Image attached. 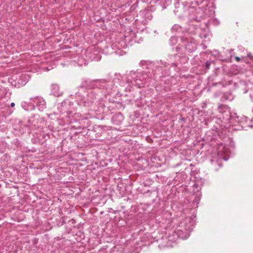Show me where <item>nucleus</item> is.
Wrapping results in <instances>:
<instances>
[{
	"label": "nucleus",
	"mask_w": 253,
	"mask_h": 253,
	"mask_svg": "<svg viewBox=\"0 0 253 253\" xmlns=\"http://www.w3.org/2000/svg\"><path fill=\"white\" fill-rule=\"evenodd\" d=\"M235 60L237 61V62H239L240 60V57L237 56L235 57Z\"/></svg>",
	"instance_id": "f257e3e1"
},
{
	"label": "nucleus",
	"mask_w": 253,
	"mask_h": 253,
	"mask_svg": "<svg viewBox=\"0 0 253 253\" xmlns=\"http://www.w3.org/2000/svg\"><path fill=\"white\" fill-rule=\"evenodd\" d=\"M209 66H210V64H208V63H207L206 66H207V68H209Z\"/></svg>",
	"instance_id": "7ed1b4c3"
},
{
	"label": "nucleus",
	"mask_w": 253,
	"mask_h": 253,
	"mask_svg": "<svg viewBox=\"0 0 253 253\" xmlns=\"http://www.w3.org/2000/svg\"><path fill=\"white\" fill-rule=\"evenodd\" d=\"M10 106L13 107L15 106V104L14 103H11Z\"/></svg>",
	"instance_id": "f03ea898"
}]
</instances>
